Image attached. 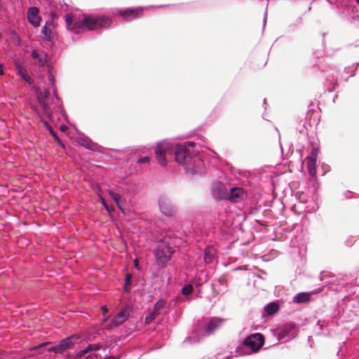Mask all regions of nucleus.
I'll list each match as a JSON object with an SVG mask.
<instances>
[{
    "label": "nucleus",
    "instance_id": "1",
    "mask_svg": "<svg viewBox=\"0 0 359 359\" xmlns=\"http://www.w3.org/2000/svg\"><path fill=\"white\" fill-rule=\"evenodd\" d=\"M65 22L69 30L79 33L86 29L108 28L111 26L112 20L104 15H84L81 19L74 22V15L68 13L65 15Z\"/></svg>",
    "mask_w": 359,
    "mask_h": 359
},
{
    "label": "nucleus",
    "instance_id": "2",
    "mask_svg": "<svg viewBox=\"0 0 359 359\" xmlns=\"http://www.w3.org/2000/svg\"><path fill=\"white\" fill-rule=\"evenodd\" d=\"M226 320L222 318L213 317L211 318L206 323L204 330L200 328V325H197V328L191 336L189 337L187 339L190 343H196L200 341L202 336L210 335L214 334L219 328H220L224 323Z\"/></svg>",
    "mask_w": 359,
    "mask_h": 359
},
{
    "label": "nucleus",
    "instance_id": "3",
    "mask_svg": "<svg viewBox=\"0 0 359 359\" xmlns=\"http://www.w3.org/2000/svg\"><path fill=\"white\" fill-rule=\"evenodd\" d=\"M196 145L194 142H187L182 144H176L174 147L175 160L180 164L186 168L188 163L192 161L193 151L190 148Z\"/></svg>",
    "mask_w": 359,
    "mask_h": 359
},
{
    "label": "nucleus",
    "instance_id": "4",
    "mask_svg": "<svg viewBox=\"0 0 359 359\" xmlns=\"http://www.w3.org/2000/svg\"><path fill=\"white\" fill-rule=\"evenodd\" d=\"M37 99L43 112L51 119L52 111L57 106V104L55 102L54 98L51 97L49 90L47 88H44L43 91L38 92Z\"/></svg>",
    "mask_w": 359,
    "mask_h": 359
},
{
    "label": "nucleus",
    "instance_id": "5",
    "mask_svg": "<svg viewBox=\"0 0 359 359\" xmlns=\"http://www.w3.org/2000/svg\"><path fill=\"white\" fill-rule=\"evenodd\" d=\"M187 172L193 175H201L205 172V163L198 155L192 156V161L188 163L184 168Z\"/></svg>",
    "mask_w": 359,
    "mask_h": 359
},
{
    "label": "nucleus",
    "instance_id": "6",
    "mask_svg": "<svg viewBox=\"0 0 359 359\" xmlns=\"http://www.w3.org/2000/svg\"><path fill=\"white\" fill-rule=\"evenodd\" d=\"M264 339L262 334L259 333H254L245 338L243 344L247 348L251 349L252 352H257L264 345Z\"/></svg>",
    "mask_w": 359,
    "mask_h": 359
},
{
    "label": "nucleus",
    "instance_id": "7",
    "mask_svg": "<svg viewBox=\"0 0 359 359\" xmlns=\"http://www.w3.org/2000/svg\"><path fill=\"white\" fill-rule=\"evenodd\" d=\"M149 7H137L135 8H126L122 10H118L117 12V15L121 16L126 21H131L135 19H137L141 18L142 15V12L144 9L148 8Z\"/></svg>",
    "mask_w": 359,
    "mask_h": 359
},
{
    "label": "nucleus",
    "instance_id": "8",
    "mask_svg": "<svg viewBox=\"0 0 359 359\" xmlns=\"http://www.w3.org/2000/svg\"><path fill=\"white\" fill-rule=\"evenodd\" d=\"M158 207L160 211L165 216H172L175 212V208L170 199L166 196H161L158 198Z\"/></svg>",
    "mask_w": 359,
    "mask_h": 359
},
{
    "label": "nucleus",
    "instance_id": "9",
    "mask_svg": "<svg viewBox=\"0 0 359 359\" xmlns=\"http://www.w3.org/2000/svg\"><path fill=\"white\" fill-rule=\"evenodd\" d=\"M318 154V150L317 149H313L311 154L306 158L308 172L312 177H315L316 175V161Z\"/></svg>",
    "mask_w": 359,
    "mask_h": 359
},
{
    "label": "nucleus",
    "instance_id": "10",
    "mask_svg": "<svg viewBox=\"0 0 359 359\" xmlns=\"http://www.w3.org/2000/svg\"><path fill=\"white\" fill-rule=\"evenodd\" d=\"M168 151L167 143H158L155 151L156 158L161 166L166 165V159L165 156Z\"/></svg>",
    "mask_w": 359,
    "mask_h": 359
},
{
    "label": "nucleus",
    "instance_id": "11",
    "mask_svg": "<svg viewBox=\"0 0 359 359\" xmlns=\"http://www.w3.org/2000/svg\"><path fill=\"white\" fill-rule=\"evenodd\" d=\"M79 339V337L77 335H72L62 339L57 344V349L59 353H62L68 348L72 347L76 340Z\"/></svg>",
    "mask_w": 359,
    "mask_h": 359
},
{
    "label": "nucleus",
    "instance_id": "12",
    "mask_svg": "<svg viewBox=\"0 0 359 359\" xmlns=\"http://www.w3.org/2000/svg\"><path fill=\"white\" fill-rule=\"evenodd\" d=\"M168 253V249L165 247H163L162 248L158 247L155 250L154 255L159 265H164L168 262L170 259Z\"/></svg>",
    "mask_w": 359,
    "mask_h": 359
},
{
    "label": "nucleus",
    "instance_id": "13",
    "mask_svg": "<svg viewBox=\"0 0 359 359\" xmlns=\"http://www.w3.org/2000/svg\"><path fill=\"white\" fill-rule=\"evenodd\" d=\"M39 11L36 7H31L27 11V19L29 22L34 27H37L40 25L41 17L39 14Z\"/></svg>",
    "mask_w": 359,
    "mask_h": 359
},
{
    "label": "nucleus",
    "instance_id": "14",
    "mask_svg": "<svg viewBox=\"0 0 359 359\" xmlns=\"http://www.w3.org/2000/svg\"><path fill=\"white\" fill-rule=\"evenodd\" d=\"M76 142L81 146L87 149L95 151L97 149V144L94 143L89 137L80 134L76 137Z\"/></svg>",
    "mask_w": 359,
    "mask_h": 359
},
{
    "label": "nucleus",
    "instance_id": "15",
    "mask_svg": "<svg viewBox=\"0 0 359 359\" xmlns=\"http://www.w3.org/2000/svg\"><path fill=\"white\" fill-rule=\"evenodd\" d=\"M212 194L216 199H222L226 197L227 192L225 186L222 182H216L213 184Z\"/></svg>",
    "mask_w": 359,
    "mask_h": 359
},
{
    "label": "nucleus",
    "instance_id": "16",
    "mask_svg": "<svg viewBox=\"0 0 359 359\" xmlns=\"http://www.w3.org/2000/svg\"><path fill=\"white\" fill-rule=\"evenodd\" d=\"M129 313L126 311H122L116 315L111 320L109 327L113 329L123 323L128 318Z\"/></svg>",
    "mask_w": 359,
    "mask_h": 359
},
{
    "label": "nucleus",
    "instance_id": "17",
    "mask_svg": "<svg viewBox=\"0 0 359 359\" xmlns=\"http://www.w3.org/2000/svg\"><path fill=\"white\" fill-rule=\"evenodd\" d=\"M31 56L34 60L35 63L40 67H43L47 62V54L44 51L32 50Z\"/></svg>",
    "mask_w": 359,
    "mask_h": 359
},
{
    "label": "nucleus",
    "instance_id": "18",
    "mask_svg": "<svg viewBox=\"0 0 359 359\" xmlns=\"http://www.w3.org/2000/svg\"><path fill=\"white\" fill-rule=\"evenodd\" d=\"M243 194V191L239 187H232L229 193L226 194L228 198L231 202H237L238 199L241 198Z\"/></svg>",
    "mask_w": 359,
    "mask_h": 359
},
{
    "label": "nucleus",
    "instance_id": "19",
    "mask_svg": "<svg viewBox=\"0 0 359 359\" xmlns=\"http://www.w3.org/2000/svg\"><path fill=\"white\" fill-rule=\"evenodd\" d=\"M108 194L110 196V197L114 201V202L116 203V205L119 208V209L123 212V205L125 203V201L122 200L121 195L115 193L111 190H109L108 191Z\"/></svg>",
    "mask_w": 359,
    "mask_h": 359
},
{
    "label": "nucleus",
    "instance_id": "20",
    "mask_svg": "<svg viewBox=\"0 0 359 359\" xmlns=\"http://www.w3.org/2000/svg\"><path fill=\"white\" fill-rule=\"evenodd\" d=\"M16 71L18 75H19L25 81L30 83L31 77L29 76L27 71L20 64L16 65Z\"/></svg>",
    "mask_w": 359,
    "mask_h": 359
},
{
    "label": "nucleus",
    "instance_id": "21",
    "mask_svg": "<svg viewBox=\"0 0 359 359\" xmlns=\"http://www.w3.org/2000/svg\"><path fill=\"white\" fill-rule=\"evenodd\" d=\"M310 299V294L307 292H300L297 294L293 299V302L296 304H303L307 302Z\"/></svg>",
    "mask_w": 359,
    "mask_h": 359
},
{
    "label": "nucleus",
    "instance_id": "22",
    "mask_svg": "<svg viewBox=\"0 0 359 359\" xmlns=\"http://www.w3.org/2000/svg\"><path fill=\"white\" fill-rule=\"evenodd\" d=\"M283 331L287 336L294 337L297 332V327L294 324H287L284 326Z\"/></svg>",
    "mask_w": 359,
    "mask_h": 359
},
{
    "label": "nucleus",
    "instance_id": "23",
    "mask_svg": "<svg viewBox=\"0 0 359 359\" xmlns=\"http://www.w3.org/2000/svg\"><path fill=\"white\" fill-rule=\"evenodd\" d=\"M215 257V251L212 249L208 248L204 251V260L206 263L211 262Z\"/></svg>",
    "mask_w": 359,
    "mask_h": 359
},
{
    "label": "nucleus",
    "instance_id": "24",
    "mask_svg": "<svg viewBox=\"0 0 359 359\" xmlns=\"http://www.w3.org/2000/svg\"><path fill=\"white\" fill-rule=\"evenodd\" d=\"M265 311L269 315L274 314L275 313H276L278 311V306L276 303L268 304L265 306Z\"/></svg>",
    "mask_w": 359,
    "mask_h": 359
},
{
    "label": "nucleus",
    "instance_id": "25",
    "mask_svg": "<svg viewBox=\"0 0 359 359\" xmlns=\"http://www.w3.org/2000/svg\"><path fill=\"white\" fill-rule=\"evenodd\" d=\"M165 301L163 299H159L154 306L153 311L154 313L158 315L160 313L161 311L165 307Z\"/></svg>",
    "mask_w": 359,
    "mask_h": 359
},
{
    "label": "nucleus",
    "instance_id": "26",
    "mask_svg": "<svg viewBox=\"0 0 359 359\" xmlns=\"http://www.w3.org/2000/svg\"><path fill=\"white\" fill-rule=\"evenodd\" d=\"M133 276L130 273H127L125 278L124 291L128 292L130 290L132 284Z\"/></svg>",
    "mask_w": 359,
    "mask_h": 359
},
{
    "label": "nucleus",
    "instance_id": "27",
    "mask_svg": "<svg viewBox=\"0 0 359 359\" xmlns=\"http://www.w3.org/2000/svg\"><path fill=\"white\" fill-rule=\"evenodd\" d=\"M194 287L191 284L185 285L181 290V292L183 295H189L192 293Z\"/></svg>",
    "mask_w": 359,
    "mask_h": 359
},
{
    "label": "nucleus",
    "instance_id": "28",
    "mask_svg": "<svg viewBox=\"0 0 359 359\" xmlns=\"http://www.w3.org/2000/svg\"><path fill=\"white\" fill-rule=\"evenodd\" d=\"M100 348L101 346L98 344H90L86 348L88 353L98 351Z\"/></svg>",
    "mask_w": 359,
    "mask_h": 359
},
{
    "label": "nucleus",
    "instance_id": "29",
    "mask_svg": "<svg viewBox=\"0 0 359 359\" xmlns=\"http://www.w3.org/2000/svg\"><path fill=\"white\" fill-rule=\"evenodd\" d=\"M157 313H154V311L148 313L145 317V323L149 324L157 316Z\"/></svg>",
    "mask_w": 359,
    "mask_h": 359
},
{
    "label": "nucleus",
    "instance_id": "30",
    "mask_svg": "<svg viewBox=\"0 0 359 359\" xmlns=\"http://www.w3.org/2000/svg\"><path fill=\"white\" fill-rule=\"evenodd\" d=\"M88 352L86 349V348L83 350H81L79 351H78L76 353V358H81L82 357H83L86 354H87Z\"/></svg>",
    "mask_w": 359,
    "mask_h": 359
},
{
    "label": "nucleus",
    "instance_id": "31",
    "mask_svg": "<svg viewBox=\"0 0 359 359\" xmlns=\"http://www.w3.org/2000/svg\"><path fill=\"white\" fill-rule=\"evenodd\" d=\"M149 156H143L139 158L138 163H148L149 162Z\"/></svg>",
    "mask_w": 359,
    "mask_h": 359
},
{
    "label": "nucleus",
    "instance_id": "32",
    "mask_svg": "<svg viewBox=\"0 0 359 359\" xmlns=\"http://www.w3.org/2000/svg\"><path fill=\"white\" fill-rule=\"evenodd\" d=\"M48 351H49V352H55L56 353H59V349H57V344L48 348Z\"/></svg>",
    "mask_w": 359,
    "mask_h": 359
},
{
    "label": "nucleus",
    "instance_id": "33",
    "mask_svg": "<svg viewBox=\"0 0 359 359\" xmlns=\"http://www.w3.org/2000/svg\"><path fill=\"white\" fill-rule=\"evenodd\" d=\"M41 33L43 34L45 36H48V37L50 36L47 27L46 25L42 27Z\"/></svg>",
    "mask_w": 359,
    "mask_h": 359
},
{
    "label": "nucleus",
    "instance_id": "34",
    "mask_svg": "<svg viewBox=\"0 0 359 359\" xmlns=\"http://www.w3.org/2000/svg\"><path fill=\"white\" fill-rule=\"evenodd\" d=\"M93 358H97V354L96 353H90L89 355H88L86 357V359H92Z\"/></svg>",
    "mask_w": 359,
    "mask_h": 359
},
{
    "label": "nucleus",
    "instance_id": "35",
    "mask_svg": "<svg viewBox=\"0 0 359 359\" xmlns=\"http://www.w3.org/2000/svg\"><path fill=\"white\" fill-rule=\"evenodd\" d=\"M49 83L53 86H54V78L53 75L48 76Z\"/></svg>",
    "mask_w": 359,
    "mask_h": 359
},
{
    "label": "nucleus",
    "instance_id": "36",
    "mask_svg": "<svg viewBox=\"0 0 359 359\" xmlns=\"http://www.w3.org/2000/svg\"><path fill=\"white\" fill-rule=\"evenodd\" d=\"M101 310L104 315H105L108 312V308L107 307V306H102Z\"/></svg>",
    "mask_w": 359,
    "mask_h": 359
},
{
    "label": "nucleus",
    "instance_id": "37",
    "mask_svg": "<svg viewBox=\"0 0 359 359\" xmlns=\"http://www.w3.org/2000/svg\"><path fill=\"white\" fill-rule=\"evenodd\" d=\"M101 202H102V204L104 206L105 209L107 211H109V208H108V206H107V203H106V202H105L104 198H101Z\"/></svg>",
    "mask_w": 359,
    "mask_h": 359
},
{
    "label": "nucleus",
    "instance_id": "38",
    "mask_svg": "<svg viewBox=\"0 0 359 359\" xmlns=\"http://www.w3.org/2000/svg\"><path fill=\"white\" fill-rule=\"evenodd\" d=\"M46 344H45V343L40 344L39 346H34V347L33 348V350H36V349H38V348H39L43 347V346H45V345H46Z\"/></svg>",
    "mask_w": 359,
    "mask_h": 359
},
{
    "label": "nucleus",
    "instance_id": "39",
    "mask_svg": "<svg viewBox=\"0 0 359 359\" xmlns=\"http://www.w3.org/2000/svg\"><path fill=\"white\" fill-rule=\"evenodd\" d=\"M299 199L302 203L306 201L305 196L303 194L299 195Z\"/></svg>",
    "mask_w": 359,
    "mask_h": 359
},
{
    "label": "nucleus",
    "instance_id": "40",
    "mask_svg": "<svg viewBox=\"0 0 359 359\" xmlns=\"http://www.w3.org/2000/svg\"><path fill=\"white\" fill-rule=\"evenodd\" d=\"M4 74L3 65L0 63V75H3Z\"/></svg>",
    "mask_w": 359,
    "mask_h": 359
},
{
    "label": "nucleus",
    "instance_id": "41",
    "mask_svg": "<svg viewBox=\"0 0 359 359\" xmlns=\"http://www.w3.org/2000/svg\"><path fill=\"white\" fill-rule=\"evenodd\" d=\"M266 10H267V8H266ZM264 25H265V23L266 22V11H265V13H264Z\"/></svg>",
    "mask_w": 359,
    "mask_h": 359
},
{
    "label": "nucleus",
    "instance_id": "42",
    "mask_svg": "<svg viewBox=\"0 0 359 359\" xmlns=\"http://www.w3.org/2000/svg\"><path fill=\"white\" fill-rule=\"evenodd\" d=\"M51 134L55 138V140H57V142H60V140H59L58 137L53 132H51Z\"/></svg>",
    "mask_w": 359,
    "mask_h": 359
},
{
    "label": "nucleus",
    "instance_id": "43",
    "mask_svg": "<svg viewBox=\"0 0 359 359\" xmlns=\"http://www.w3.org/2000/svg\"><path fill=\"white\" fill-rule=\"evenodd\" d=\"M134 265H135V268H138V266H139V262H138V260H137V259H135V260L134 261Z\"/></svg>",
    "mask_w": 359,
    "mask_h": 359
},
{
    "label": "nucleus",
    "instance_id": "44",
    "mask_svg": "<svg viewBox=\"0 0 359 359\" xmlns=\"http://www.w3.org/2000/svg\"><path fill=\"white\" fill-rule=\"evenodd\" d=\"M105 359H118V358L115 356H109V357H107Z\"/></svg>",
    "mask_w": 359,
    "mask_h": 359
},
{
    "label": "nucleus",
    "instance_id": "45",
    "mask_svg": "<svg viewBox=\"0 0 359 359\" xmlns=\"http://www.w3.org/2000/svg\"><path fill=\"white\" fill-rule=\"evenodd\" d=\"M224 359H230V356L225 357Z\"/></svg>",
    "mask_w": 359,
    "mask_h": 359
},
{
    "label": "nucleus",
    "instance_id": "46",
    "mask_svg": "<svg viewBox=\"0 0 359 359\" xmlns=\"http://www.w3.org/2000/svg\"><path fill=\"white\" fill-rule=\"evenodd\" d=\"M355 1L357 2V4L359 5V0H355Z\"/></svg>",
    "mask_w": 359,
    "mask_h": 359
}]
</instances>
